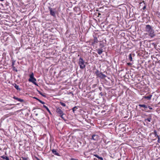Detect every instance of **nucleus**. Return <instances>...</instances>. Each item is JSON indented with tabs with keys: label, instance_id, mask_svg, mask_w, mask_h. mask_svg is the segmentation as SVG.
Listing matches in <instances>:
<instances>
[{
	"label": "nucleus",
	"instance_id": "obj_1",
	"mask_svg": "<svg viewBox=\"0 0 160 160\" xmlns=\"http://www.w3.org/2000/svg\"><path fill=\"white\" fill-rule=\"evenodd\" d=\"M146 31L148 32L149 35L151 37H153L155 36L154 30L149 25H147L146 27Z\"/></svg>",
	"mask_w": 160,
	"mask_h": 160
},
{
	"label": "nucleus",
	"instance_id": "obj_2",
	"mask_svg": "<svg viewBox=\"0 0 160 160\" xmlns=\"http://www.w3.org/2000/svg\"><path fill=\"white\" fill-rule=\"evenodd\" d=\"M29 77L30 78L28 79V81L29 82H32L35 85L38 86L37 83L36 82V79L34 77V74L33 73H32L30 75Z\"/></svg>",
	"mask_w": 160,
	"mask_h": 160
},
{
	"label": "nucleus",
	"instance_id": "obj_3",
	"mask_svg": "<svg viewBox=\"0 0 160 160\" xmlns=\"http://www.w3.org/2000/svg\"><path fill=\"white\" fill-rule=\"evenodd\" d=\"M78 63L79 65L80 68L81 69H83L85 67V65L84 64V62L82 58H80L79 60Z\"/></svg>",
	"mask_w": 160,
	"mask_h": 160
},
{
	"label": "nucleus",
	"instance_id": "obj_4",
	"mask_svg": "<svg viewBox=\"0 0 160 160\" xmlns=\"http://www.w3.org/2000/svg\"><path fill=\"white\" fill-rule=\"evenodd\" d=\"M95 74L98 77L101 78H104L106 77L105 75L103 74L102 72H100L98 70H97L95 72Z\"/></svg>",
	"mask_w": 160,
	"mask_h": 160
},
{
	"label": "nucleus",
	"instance_id": "obj_5",
	"mask_svg": "<svg viewBox=\"0 0 160 160\" xmlns=\"http://www.w3.org/2000/svg\"><path fill=\"white\" fill-rule=\"evenodd\" d=\"M49 10L50 12V14L54 17L56 16L55 14V10L52 9V8H49Z\"/></svg>",
	"mask_w": 160,
	"mask_h": 160
},
{
	"label": "nucleus",
	"instance_id": "obj_6",
	"mask_svg": "<svg viewBox=\"0 0 160 160\" xmlns=\"http://www.w3.org/2000/svg\"><path fill=\"white\" fill-rule=\"evenodd\" d=\"M56 112L59 114L60 115H64V113H63L62 111L61 110V109L60 108H58L56 109Z\"/></svg>",
	"mask_w": 160,
	"mask_h": 160
},
{
	"label": "nucleus",
	"instance_id": "obj_7",
	"mask_svg": "<svg viewBox=\"0 0 160 160\" xmlns=\"http://www.w3.org/2000/svg\"><path fill=\"white\" fill-rule=\"evenodd\" d=\"M99 139V136L97 135L94 134L92 136V139L95 141H97Z\"/></svg>",
	"mask_w": 160,
	"mask_h": 160
},
{
	"label": "nucleus",
	"instance_id": "obj_8",
	"mask_svg": "<svg viewBox=\"0 0 160 160\" xmlns=\"http://www.w3.org/2000/svg\"><path fill=\"white\" fill-rule=\"evenodd\" d=\"M13 98L14 99H15L16 100H18V101L21 102H24V100L23 99H21L20 98H17L15 96L13 97Z\"/></svg>",
	"mask_w": 160,
	"mask_h": 160
},
{
	"label": "nucleus",
	"instance_id": "obj_9",
	"mask_svg": "<svg viewBox=\"0 0 160 160\" xmlns=\"http://www.w3.org/2000/svg\"><path fill=\"white\" fill-rule=\"evenodd\" d=\"M97 53L99 54L100 55L102 54L103 52V50L102 49L98 48L96 49Z\"/></svg>",
	"mask_w": 160,
	"mask_h": 160
},
{
	"label": "nucleus",
	"instance_id": "obj_10",
	"mask_svg": "<svg viewBox=\"0 0 160 160\" xmlns=\"http://www.w3.org/2000/svg\"><path fill=\"white\" fill-rule=\"evenodd\" d=\"M52 152L54 154V155H57L58 156H59L60 155L58 152H57L56 150L53 149L52 150Z\"/></svg>",
	"mask_w": 160,
	"mask_h": 160
},
{
	"label": "nucleus",
	"instance_id": "obj_11",
	"mask_svg": "<svg viewBox=\"0 0 160 160\" xmlns=\"http://www.w3.org/2000/svg\"><path fill=\"white\" fill-rule=\"evenodd\" d=\"M152 96V95H149L148 96H145L144 97V98L148 100H150L151 99Z\"/></svg>",
	"mask_w": 160,
	"mask_h": 160
},
{
	"label": "nucleus",
	"instance_id": "obj_12",
	"mask_svg": "<svg viewBox=\"0 0 160 160\" xmlns=\"http://www.w3.org/2000/svg\"><path fill=\"white\" fill-rule=\"evenodd\" d=\"M14 86L15 88L17 90H18L19 91L21 90V89L19 88L18 86L15 83Z\"/></svg>",
	"mask_w": 160,
	"mask_h": 160
},
{
	"label": "nucleus",
	"instance_id": "obj_13",
	"mask_svg": "<svg viewBox=\"0 0 160 160\" xmlns=\"http://www.w3.org/2000/svg\"><path fill=\"white\" fill-rule=\"evenodd\" d=\"M1 158L3 159H5L6 160H9V158L6 156H1Z\"/></svg>",
	"mask_w": 160,
	"mask_h": 160
},
{
	"label": "nucleus",
	"instance_id": "obj_14",
	"mask_svg": "<svg viewBox=\"0 0 160 160\" xmlns=\"http://www.w3.org/2000/svg\"><path fill=\"white\" fill-rule=\"evenodd\" d=\"M138 106L140 107H143L144 108H148L147 106L144 104H139Z\"/></svg>",
	"mask_w": 160,
	"mask_h": 160
},
{
	"label": "nucleus",
	"instance_id": "obj_15",
	"mask_svg": "<svg viewBox=\"0 0 160 160\" xmlns=\"http://www.w3.org/2000/svg\"><path fill=\"white\" fill-rule=\"evenodd\" d=\"M95 156L96 157L98 158L99 159H100V160H103V159L101 157H99L97 155H95Z\"/></svg>",
	"mask_w": 160,
	"mask_h": 160
},
{
	"label": "nucleus",
	"instance_id": "obj_16",
	"mask_svg": "<svg viewBox=\"0 0 160 160\" xmlns=\"http://www.w3.org/2000/svg\"><path fill=\"white\" fill-rule=\"evenodd\" d=\"M78 109V108L76 107V106H75L73 108H72V111H73V112L74 113L75 112V111H76V110Z\"/></svg>",
	"mask_w": 160,
	"mask_h": 160
},
{
	"label": "nucleus",
	"instance_id": "obj_17",
	"mask_svg": "<svg viewBox=\"0 0 160 160\" xmlns=\"http://www.w3.org/2000/svg\"><path fill=\"white\" fill-rule=\"evenodd\" d=\"M129 59L131 61H132V59L131 54H129Z\"/></svg>",
	"mask_w": 160,
	"mask_h": 160
},
{
	"label": "nucleus",
	"instance_id": "obj_18",
	"mask_svg": "<svg viewBox=\"0 0 160 160\" xmlns=\"http://www.w3.org/2000/svg\"><path fill=\"white\" fill-rule=\"evenodd\" d=\"M99 42L97 38L95 37L94 38V42H95L97 43Z\"/></svg>",
	"mask_w": 160,
	"mask_h": 160
},
{
	"label": "nucleus",
	"instance_id": "obj_19",
	"mask_svg": "<svg viewBox=\"0 0 160 160\" xmlns=\"http://www.w3.org/2000/svg\"><path fill=\"white\" fill-rule=\"evenodd\" d=\"M151 118H147L145 119V120L148 121V122H151Z\"/></svg>",
	"mask_w": 160,
	"mask_h": 160
},
{
	"label": "nucleus",
	"instance_id": "obj_20",
	"mask_svg": "<svg viewBox=\"0 0 160 160\" xmlns=\"http://www.w3.org/2000/svg\"><path fill=\"white\" fill-rule=\"evenodd\" d=\"M60 103L61 104V105L64 107H65L66 106V104L63 102H60Z\"/></svg>",
	"mask_w": 160,
	"mask_h": 160
},
{
	"label": "nucleus",
	"instance_id": "obj_21",
	"mask_svg": "<svg viewBox=\"0 0 160 160\" xmlns=\"http://www.w3.org/2000/svg\"><path fill=\"white\" fill-rule=\"evenodd\" d=\"M38 92H39V93L41 95H42V96L44 97H46V96L43 94H42V93L40 91H38Z\"/></svg>",
	"mask_w": 160,
	"mask_h": 160
},
{
	"label": "nucleus",
	"instance_id": "obj_22",
	"mask_svg": "<svg viewBox=\"0 0 160 160\" xmlns=\"http://www.w3.org/2000/svg\"><path fill=\"white\" fill-rule=\"evenodd\" d=\"M12 68L13 70L16 71V72H17V70L16 69V68L14 66L12 67Z\"/></svg>",
	"mask_w": 160,
	"mask_h": 160
},
{
	"label": "nucleus",
	"instance_id": "obj_23",
	"mask_svg": "<svg viewBox=\"0 0 160 160\" xmlns=\"http://www.w3.org/2000/svg\"><path fill=\"white\" fill-rule=\"evenodd\" d=\"M154 134L155 135V137L157 136H157H158L157 134V132L156 130H154Z\"/></svg>",
	"mask_w": 160,
	"mask_h": 160
},
{
	"label": "nucleus",
	"instance_id": "obj_24",
	"mask_svg": "<svg viewBox=\"0 0 160 160\" xmlns=\"http://www.w3.org/2000/svg\"><path fill=\"white\" fill-rule=\"evenodd\" d=\"M43 107L44 108H46L47 111L49 110L47 106H46L45 105H43Z\"/></svg>",
	"mask_w": 160,
	"mask_h": 160
},
{
	"label": "nucleus",
	"instance_id": "obj_25",
	"mask_svg": "<svg viewBox=\"0 0 160 160\" xmlns=\"http://www.w3.org/2000/svg\"><path fill=\"white\" fill-rule=\"evenodd\" d=\"M38 101H39L42 104H44L45 103V102L40 100H38Z\"/></svg>",
	"mask_w": 160,
	"mask_h": 160
},
{
	"label": "nucleus",
	"instance_id": "obj_26",
	"mask_svg": "<svg viewBox=\"0 0 160 160\" xmlns=\"http://www.w3.org/2000/svg\"><path fill=\"white\" fill-rule=\"evenodd\" d=\"M15 61H14V60H13V61H12V67H13V66H14V64H15Z\"/></svg>",
	"mask_w": 160,
	"mask_h": 160
},
{
	"label": "nucleus",
	"instance_id": "obj_27",
	"mask_svg": "<svg viewBox=\"0 0 160 160\" xmlns=\"http://www.w3.org/2000/svg\"><path fill=\"white\" fill-rule=\"evenodd\" d=\"M63 115H59L60 116V117L62 119H63V120H65V119H64V117H63Z\"/></svg>",
	"mask_w": 160,
	"mask_h": 160
},
{
	"label": "nucleus",
	"instance_id": "obj_28",
	"mask_svg": "<svg viewBox=\"0 0 160 160\" xmlns=\"http://www.w3.org/2000/svg\"><path fill=\"white\" fill-rule=\"evenodd\" d=\"M22 158L23 160H28V158H26L22 157Z\"/></svg>",
	"mask_w": 160,
	"mask_h": 160
},
{
	"label": "nucleus",
	"instance_id": "obj_29",
	"mask_svg": "<svg viewBox=\"0 0 160 160\" xmlns=\"http://www.w3.org/2000/svg\"><path fill=\"white\" fill-rule=\"evenodd\" d=\"M70 160H78L77 159H75V158H71L70 159Z\"/></svg>",
	"mask_w": 160,
	"mask_h": 160
},
{
	"label": "nucleus",
	"instance_id": "obj_30",
	"mask_svg": "<svg viewBox=\"0 0 160 160\" xmlns=\"http://www.w3.org/2000/svg\"><path fill=\"white\" fill-rule=\"evenodd\" d=\"M157 137H158V142H159V140H160V138H159V136H157Z\"/></svg>",
	"mask_w": 160,
	"mask_h": 160
},
{
	"label": "nucleus",
	"instance_id": "obj_31",
	"mask_svg": "<svg viewBox=\"0 0 160 160\" xmlns=\"http://www.w3.org/2000/svg\"><path fill=\"white\" fill-rule=\"evenodd\" d=\"M33 98L36 99V100H38H38H39V99H38V98H37L36 97H33Z\"/></svg>",
	"mask_w": 160,
	"mask_h": 160
},
{
	"label": "nucleus",
	"instance_id": "obj_32",
	"mask_svg": "<svg viewBox=\"0 0 160 160\" xmlns=\"http://www.w3.org/2000/svg\"><path fill=\"white\" fill-rule=\"evenodd\" d=\"M148 108H149V109H151H151H152V107H150V106H148Z\"/></svg>",
	"mask_w": 160,
	"mask_h": 160
},
{
	"label": "nucleus",
	"instance_id": "obj_33",
	"mask_svg": "<svg viewBox=\"0 0 160 160\" xmlns=\"http://www.w3.org/2000/svg\"><path fill=\"white\" fill-rule=\"evenodd\" d=\"M48 111L49 113L51 114V112L49 109Z\"/></svg>",
	"mask_w": 160,
	"mask_h": 160
},
{
	"label": "nucleus",
	"instance_id": "obj_34",
	"mask_svg": "<svg viewBox=\"0 0 160 160\" xmlns=\"http://www.w3.org/2000/svg\"><path fill=\"white\" fill-rule=\"evenodd\" d=\"M36 158L37 160H40L38 158L36 157Z\"/></svg>",
	"mask_w": 160,
	"mask_h": 160
},
{
	"label": "nucleus",
	"instance_id": "obj_35",
	"mask_svg": "<svg viewBox=\"0 0 160 160\" xmlns=\"http://www.w3.org/2000/svg\"><path fill=\"white\" fill-rule=\"evenodd\" d=\"M145 8V7H144L143 8V9H144Z\"/></svg>",
	"mask_w": 160,
	"mask_h": 160
},
{
	"label": "nucleus",
	"instance_id": "obj_36",
	"mask_svg": "<svg viewBox=\"0 0 160 160\" xmlns=\"http://www.w3.org/2000/svg\"><path fill=\"white\" fill-rule=\"evenodd\" d=\"M0 1H4V0H0Z\"/></svg>",
	"mask_w": 160,
	"mask_h": 160
},
{
	"label": "nucleus",
	"instance_id": "obj_37",
	"mask_svg": "<svg viewBox=\"0 0 160 160\" xmlns=\"http://www.w3.org/2000/svg\"><path fill=\"white\" fill-rule=\"evenodd\" d=\"M38 115V114H36V116H37V115Z\"/></svg>",
	"mask_w": 160,
	"mask_h": 160
},
{
	"label": "nucleus",
	"instance_id": "obj_38",
	"mask_svg": "<svg viewBox=\"0 0 160 160\" xmlns=\"http://www.w3.org/2000/svg\"><path fill=\"white\" fill-rule=\"evenodd\" d=\"M128 65H130V63H128Z\"/></svg>",
	"mask_w": 160,
	"mask_h": 160
},
{
	"label": "nucleus",
	"instance_id": "obj_39",
	"mask_svg": "<svg viewBox=\"0 0 160 160\" xmlns=\"http://www.w3.org/2000/svg\"><path fill=\"white\" fill-rule=\"evenodd\" d=\"M148 112H150V111H148Z\"/></svg>",
	"mask_w": 160,
	"mask_h": 160
}]
</instances>
